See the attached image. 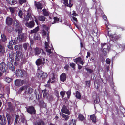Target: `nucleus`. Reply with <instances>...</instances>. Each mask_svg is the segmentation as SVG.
I'll use <instances>...</instances> for the list:
<instances>
[{
    "label": "nucleus",
    "mask_w": 125,
    "mask_h": 125,
    "mask_svg": "<svg viewBox=\"0 0 125 125\" xmlns=\"http://www.w3.org/2000/svg\"><path fill=\"white\" fill-rule=\"evenodd\" d=\"M45 59L44 58L39 59L36 62V64L38 66V73L37 75L40 80L43 82L47 76V74L46 73L43 72L42 71H39L40 68L39 67L40 65H43L45 63Z\"/></svg>",
    "instance_id": "1"
},
{
    "label": "nucleus",
    "mask_w": 125,
    "mask_h": 125,
    "mask_svg": "<svg viewBox=\"0 0 125 125\" xmlns=\"http://www.w3.org/2000/svg\"><path fill=\"white\" fill-rule=\"evenodd\" d=\"M48 42H45V48L46 49V51L48 53H49V56H51V54L53 53L54 50L51 44L50 43L49 41V36L48 35V36L47 37Z\"/></svg>",
    "instance_id": "2"
},
{
    "label": "nucleus",
    "mask_w": 125,
    "mask_h": 125,
    "mask_svg": "<svg viewBox=\"0 0 125 125\" xmlns=\"http://www.w3.org/2000/svg\"><path fill=\"white\" fill-rule=\"evenodd\" d=\"M109 29H108V35L111 40L114 42L115 41L117 40L120 38V35H117L116 34H113L111 33L110 31L109 30Z\"/></svg>",
    "instance_id": "3"
},
{
    "label": "nucleus",
    "mask_w": 125,
    "mask_h": 125,
    "mask_svg": "<svg viewBox=\"0 0 125 125\" xmlns=\"http://www.w3.org/2000/svg\"><path fill=\"white\" fill-rule=\"evenodd\" d=\"M14 24V26L16 27L15 30L16 32H18L19 33H21L22 31V29L19 24L18 21L16 20H15Z\"/></svg>",
    "instance_id": "4"
},
{
    "label": "nucleus",
    "mask_w": 125,
    "mask_h": 125,
    "mask_svg": "<svg viewBox=\"0 0 125 125\" xmlns=\"http://www.w3.org/2000/svg\"><path fill=\"white\" fill-rule=\"evenodd\" d=\"M8 66L4 62H2L0 64V70L3 73L7 71Z\"/></svg>",
    "instance_id": "5"
},
{
    "label": "nucleus",
    "mask_w": 125,
    "mask_h": 125,
    "mask_svg": "<svg viewBox=\"0 0 125 125\" xmlns=\"http://www.w3.org/2000/svg\"><path fill=\"white\" fill-rule=\"evenodd\" d=\"M27 35L25 34H23L19 35L17 38V39L19 41H25Z\"/></svg>",
    "instance_id": "6"
},
{
    "label": "nucleus",
    "mask_w": 125,
    "mask_h": 125,
    "mask_svg": "<svg viewBox=\"0 0 125 125\" xmlns=\"http://www.w3.org/2000/svg\"><path fill=\"white\" fill-rule=\"evenodd\" d=\"M6 123V121L4 116L0 115V124L2 125H4Z\"/></svg>",
    "instance_id": "7"
},
{
    "label": "nucleus",
    "mask_w": 125,
    "mask_h": 125,
    "mask_svg": "<svg viewBox=\"0 0 125 125\" xmlns=\"http://www.w3.org/2000/svg\"><path fill=\"white\" fill-rule=\"evenodd\" d=\"M15 73L16 75L19 77H22L23 75V71L19 69L16 70Z\"/></svg>",
    "instance_id": "8"
},
{
    "label": "nucleus",
    "mask_w": 125,
    "mask_h": 125,
    "mask_svg": "<svg viewBox=\"0 0 125 125\" xmlns=\"http://www.w3.org/2000/svg\"><path fill=\"white\" fill-rule=\"evenodd\" d=\"M27 112L30 114H32V113L35 114V110L33 107L31 106L29 107L28 108H27Z\"/></svg>",
    "instance_id": "9"
},
{
    "label": "nucleus",
    "mask_w": 125,
    "mask_h": 125,
    "mask_svg": "<svg viewBox=\"0 0 125 125\" xmlns=\"http://www.w3.org/2000/svg\"><path fill=\"white\" fill-rule=\"evenodd\" d=\"M35 54L36 55H38L40 54V53L42 52V55H45V53L43 50L39 49L38 48H36L35 49Z\"/></svg>",
    "instance_id": "10"
},
{
    "label": "nucleus",
    "mask_w": 125,
    "mask_h": 125,
    "mask_svg": "<svg viewBox=\"0 0 125 125\" xmlns=\"http://www.w3.org/2000/svg\"><path fill=\"white\" fill-rule=\"evenodd\" d=\"M61 111L62 113L69 115L70 112L69 110L67 108V107L65 106H63L61 109Z\"/></svg>",
    "instance_id": "11"
},
{
    "label": "nucleus",
    "mask_w": 125,
    "mask_h": 125,
    "mask_svg": "<svg viewBox=\"0 0 125 125\" xmlns=\"http://www.w3.org/2000/svg\"><path fill=\"white\" fill-rule=\"evenodd\" d=\"M34 21H32L29 22H27L25 23L26 26L27 27L31 28L33 27L34 25Z\"/></svg>",
    "instance_id": "12"
},
{
    "label": "nucleus",
    "mask_w": 125,
    "mask_h": 125,
    "mask_svg": "<svg viewBox=\"0 0 125 125\" xmlns=\"http://www.w3.org/2000/svg\"><path fill=\"white\" fill-rule=\"evenodd\" d=\"M15 84L17 86H20L22 85L24 83L23 80L19 79L16 80L15 82Z\"/></svg>",
    "instance_id": "13"
},
{
    "label": "nucleus",
    "mask_w": 125,
    "mask_h": 125,
    "mask_svg": "<svg viewBox=\"0 0 125 125\" xmlns=\"http://www.w3.org/2000/svg\"><path fill=\"white\" fill-rule=\"evenodd\" d=\"M16 41L15 40H12L9 42V45H8V48L11 49H13L12 45L15 44L16 43Z\"/></svg>",
    "instance_id": "14"
},
{
    "label": "nucleus",
    "mask_w": 125,
    "mask_h": 125,
    "mask_svg": "<svg viewBox=\"0 0 125 125\" xmlns=\"http://www.w3.org/2000/svg\"><path fill=\"white\" fill-rule=\"evenodd\" d=\"M17 54L15 56V59L17 61H18L22 58V55L21 52H16Z\"/></svg>",
    "instance_id": "15"
},
{
    "label": "nucleus",
    "mask_w": 125,
    "mask_h": 125,
    "mask_svg": "<svg viewBox=\"0 0 125 125\" xmlns=\"http://www.w3.org/2000/svg\"><path fill=\"white\" fill-rule=\"evenodd\" d=\"M42 26L43 29L42 30V35H43L45 36L46 34V32L45 31L46 30V31H48V28L44 25H43Z\"/></svg>",
    "instance_id": "16"
},
{
    "label": "nucleus",
    "mask_w": 125,
    "mask_h": 125,
    "mask_svg": "<svg viewBox=\"0 0 125 125\" xmlns=\"http://www.w3.org/2000/svg\"><path fill=\"white\" fill-rule=\"evenodd\" d=\"M66 74L64 73H62L60 76V79L61 81L64 82L66 80Z\"/></svg>",
    "instance_id": "17"
},
{
    "label": "nucleus",
    "mask_w": 125,
    "mask_h": 125,
    "mask_svg": "<svg viewBox=\"0 0 125 125\" xmlns=\"http://www.w3.org/2000/svg\"><path fill=\"white\" fill-rule=\"evenodd\" d=\"M81 58L80 57H79L77 58H76L74 60V62L77 64H78V62H79L80 64H81L82 65H83L84 62L83 61L81 60Z\"/></svg>",
    "instance_id": "18"
},
{
    "label": "nucleus",
    "mask_w": 125,
    "mask_h": 125,
    "mask_svg": "<svg viewBox=\"0 0 125 125\" xmlns=\"http://www.w3.org/2000/svg\"><path fill=\"white\" fill-rule=\"evenodd\" d=\"M6 117L7 118L9 124H11L12 122L11 115L9 114L6 113Z\"/></svg>",
    "instance_id": "19"
},
{
    "label": "nucleus",
    "mask_w": 125,
    "mask_h": 125,
    "mask_svg": "<svg viewBox=\"0 0 125 125\" xmlns=\"http://www.w3.org/2000/svg\"><path fill=\"white\" fill-rule=\"evenodd\" d=\"M103 17L104 19L106 21L105 22V24L106 27L108 29H109V28L111 26L110 25H109L108 22L107 21V18L106 16L105 15H104Z\"/></svg>",
    "instance_id": "20"
},
{
    "label": "nucleus",
    "mask_w": 125,
    "mask_h": 125,
    "mask_svg": "<svg viewBox=\"0 0 125 125\" xmlns=\"http://www.w3.org/2000/svg\"><path fill=\"white\" fill-rule=\"evenodd\" d=\"M12 19L9 17H7L6 20V23L8 25L11 24L12 22Z\"/></svg>",
    "instance_id": "21"
},
{
    "label": "nucleus",
    "mask_w": 125,
    "mask_h": 125,
    "mask_svg": "<svg viewBox=\"0 0 125 125\" xmlns=\"http://www.w3.org/2000/svg\"><path fill=\"white\" fill-rule=\"evenodd\" d=\"M109 50V47H108V49L107 48H103V55L105 56L108 53Z\"/></svg>",
    "instance_id": "22"
},
{
    "label": "nucleus",
    "mask_w": 125,
    "mask_h": 125,
    "mask_svg": "<svg viewBox=\"0 0 125 125\" xmlns=\"http://www.w3.org/2000/svg\"><path fill=\"white\" fill-rule=\"evenodd\" d=\"M8 106L9 107L8 109L11 111H14V107L13 106L11 103L10 102H9L8 103Z\"/></svg>",
    "instance_id": "23"
},
{
    "label": "nucleus",
    "mask_w": 125,
    "mask_h": 125,
    "mask_svg": "<svg viewBox=\"0 0 125 125\" xmlns=\"http://www.w3.org/2000/svg\"><path fill=\"white\" fill-rule=\"evenodd\" d=\"M35 4L38 9H41L42 8V6L40 2H36Z\"/></svg>",
    "instance_id": "24"
},
{
    "label": "nucleus",
    "mask_w": 125,
    "mask_h": 125,
    "mask_svg": "<svg viewBox=\"0 0 125 125\" xmlns=\"http://www.w3.org/2000/svg\"><path fill=\"white\" fill-rule=\"evenodd\" d=\"M7 66H8V67H9L10 70H11L12 71H14L15 69L14 68V66L12 63H8Z\"/></svg>",
    "instance_id": "25"
},
{
    "label": "nucleus",
    "mask_w": 125,
    "mask_h": 125,
    "mask_svg": "<svg viewBox=\"0 0 125 125\" xmlns=\"http://www.w3.org/2000/svg\"><path fill=\"white\" fill-rule=\"evenodd\" d=\"M90 118L91 120L93 122L95 123L96 121V118L94 115H93L90 116Z\"/></svg>",
    "instance_id": "26"
},
{
    "label": "nucleus",
    "mask_w": 125,
    "mask_h": 125,
    "mask_svg": "<svg viewBox=\"0 0 125 125\" xmlns=\"http://www.w3.org/2000/svg\"><path fill=\"white\" fill-rule=\"evenodd\" d=\"M9 9L10 10V12H11V14H13L15 13L17 8L15 7H10Z\"/></svg>",
    "instance_id": "27"
},
{
    "label": "nucleus",
    "mask_w": 125,
    "mask_h": 125,
    "mask_svg": "<svg viewBox=\"0 0 125 125\" xmlns=\"http://www.w3.org/2000/svg\"><path fill=\"white\" fill-rule=\"evenodd\" d=\"M39 30V27H36L34 29L31 31V33H36Z\"/></svg>",
    "instance_id": "28"
},
{
    "label": "nucleus",
    "mask_w": 125,
    "mask_h": 125,
    "mask_svg": "<svg viewBox=\"0 0 125 125\" xmlns=\"http://www.w3.org/2000/svg\"><path fill=\"white\" fill-rule=\"evenodd\" d=\"M38 19L41 21H44L45 20L46 18L43 16H39L38 17Z\"/></svg>",
    "instance_id": "29"
},
{
    "label": "nucleus",
    "mask_w": 125,
    "mask_h": 125,
    "mask_svg": "<svg viewBox=\"0 0 125 125\" xmlns=\"http://www.w3.org/2000/svg\"><path fill=\"white\" fill-rule=\"evenodd\" d=\"M60 115L66 120H67L69 118V116L68 115H65L63 113L60 114Z\"/></svg>",
    "instance_id": "30"
},
{
    "label": "nucleus",
    "mask_w": 125,
    "mask_h": 125,
    "mask_svg": "<svg viewBox=\"0 0 125 125\" xmlns=\"http://www.w3.org/2000/svg\"><path fill=\"white\" fill-rule=\"evenodd\" d=\"M35 125H44V123L43 121L40 120L39 121L35 123Z\"/></svg>",
    "instance_id": "31"
},
{
    "label": "nucleus",
    "mask_w": 125,
    "mask_h": 125,
    "mask_svg": "<svg viewBox=\"0 0 125 125\" xmlns=\"http://www.w3.org/2000/svg\"><path fill=\"white\" fill-rule=\"evenodd\" d=\"M5 52L4 47L2 45L0 44V52L2 53H3Z\"/></svg>",
    "instance_id": "32"
},
{
    "label": "nucleus",
    "mask_w": 125,
    "mask_h": 125,
    "mask_svg": "<svg viewBox=\"0 0 125 125\" xmlns=\"http://www.w3.org/2000/svg\"><path fill=\"white\" fill-rule=\"evenodd\" d=\"M42 11L43 14L44 16H46L49 15V12L45 9H43L42 10Z\"/></svg>",
    "instance_id": "33"
},
{
    "label": "nucleus",
    "mask_w": 125,
    "mask_h": 125,
    "mask_svg": "<svg viewBox=\"0 0 125 125\" xmlns=\"http://www.w3.org/2000/svg\"><path fill=\"white\" fill-rule=\"evenodd\" d=\"M31 15L29 13H28L27 14L26 17H25L24 18V20L26 21H28L31 17Z\"/></svg>",
    "instance_id": "34"
},
{
    "label": "nucleus",
    "mask_w": 125,
    "mask_h": 125,
    "mask_svg": "<svg viewBox=\"0 0 125 125\" xmlns=\"http://www.w3.org/2000/svg\"><path fill=\"white\" fill-rule=\"evenodd\" d=\"M54 21L55 23H57L59 21L60 22H61L62 21V20L61 19H59V18H58L57 17H54Z\"/></svg>",
    "instance_id": "35"
},
{
    "label": "nucleus",
    "mask_w": 125,
    "mask_h": 125,
    "mask_svg": "<svg viewBox=\"0 0 125 125\" xmlns=\"http://www.w3.org/2000/svg\"><path fill=\"white\" fill-rule=\"evenodd\" d=\"M40 39V36L38 34H35L34 37V40H39Z\"/></svg>",
    "instance_id": "36"
},
{
    "label": "nucleus",
    "mask_w": 125,
    "mask_h": 125,
    "mask_svg": "<svg viewBox=\"0 0 125 125\" xmlns=\"http://www.w3.org/2000/svg\"><path fill=\"white\" fill-rule=\"evenodd\" d=\"M1 39L3 42H5L6 40L5 36L4 34H2L1 36Z\"/></svg>",
    "instance_id": "37"
},
{
    "label": "nucleus",
    "mask_w": 125,
    "mask_h": 125,
    "mask_svg": "<svg viewBox=\"0 0 125 125\" xmlns=\"http://www.w3.org/2000/svg\"><path fill=\"white\" fill-rule=\"evenodd\" d=\"M69 125H76V122L74 120L72 119L69 122Z\"/></svg>",
    "instance_id": "38"
},
{
    "label": "nucleus",
    "mask_w": 125,
    "mask_h": 125,
    "mask_svg": "<svg viewBox=\"0 0 125 125\" xmlns=\"http://www.w3.org/2000/svg\"><path fill=\"white\" fill-rule=\"evenodd\" d=\"M76 97L78 99L80 98L81 97L80 93L77 91H76Z\"/></svg>",
    "instance_id": "39"
},
{
    "label": "nucleus",
    "mask_w": 125,
    "mask_h": 125,
    "mask_svg": "<svg viewBox=\"0 0 125 125\" xmlns=\"http://www.w3.org/2000/svg\"><path fill=\"white\" fill-rule=\"evenodd\" d=\"M78 118L81 121L83 120L84 119V116L81 114L79 115Z\"/></svg>",
    "instance_id": "40"
},
{
    "label": "nucleus",
    "mask_w": 125,
    "mask_h": 125,
    "mask_svg": "<svg viewBox=\"0 0 125 125\" xmlns=\"http://www.w3.org/2000/svg\"><path fill=\"white\" fill-rule=\"evenodd\" d=\"M21 47L22 46L21 45H16L15 46V48L16 50H19L21 48Z\"/></svg>",
    "instance_id": "41"
},
{
    "label": "nucleus",
    "mask_w": 125,
    "mask_h": 125,
    "mask_svg": "<svg viewBox=\"0 0 125 125\" xmlns=\"http://www.w3.org/2000/svg\"><path fill=\"white\" fill-rule=\"evenodd\" d=\"M101 46L102 48H107L108 49V47H109L108 45L106 43H104L101 44Z\"/></svg>",
    "instance_id": "42"
},
{
    "label": "nucleus",
    "mask_w": 125,
    "mask_h": 125,
    "mask_svg": "<svg viewBox=\"0 0 125 125\" xmlns=\"http://www.w3.org/2000/svg\"><path fill=\"white\" fill-rule=\"evenodd\" d=\"M9 57L11 59V60L14 59V54L13 52H11V53H10Z\"/></svg>",
    "instance_id": "43"
},
{
    "label": "nucleus",
    "mask_w": 125,
    "mask_h": 125,
    "mask_svg": "<svg viewBox=\"0 0 125 125\" xmlns=\"http://www.w3.org/2000/svg\"><path fill=\"white\" fill-rule=\"evenodd\" d=\"M29 44L28 43H25L23 45V46L25 50H26L27 49V47L29 46Z\"/></svg>",
    "instance_id": "44"
},
{
    "label": "nucleus",
    "mask_w": 125,
    "mask_h": 125,
    "mask_svg": "<svg viewBox=\"0 0 125 125\" xmlns=\"http://www.w3.org/2000/svg\"><path fill=\"white\" fill-rule=\"evenodd\" d=\"M27 89V88L26 86H23L20 88L19 91H22L23 90H25V91Z\"/></svg>",
    "instance_id": "45"
},
{
    "label": "nucleus",
    "mask_w": 125,
    "mask_h": 125,
    "mask_svg": "<svg viewBox=\"0 0 125 125\" xmlns=\"http://www.w3.org/2000/svg\"><path fill=\"white\" fill-rule=\"evenodd\" d=\"M42 92L43 94V96L44 97H47V94L46 91L45 90H43Z\"/></svg>",
    "instance_id": "46"
},
{
    "label": "nucleus",
    "mask_w": 125,
    "mask_h": 125,
    "mask_svg": "<svg viewBox=\"0 0 125 125\" xmlns=\"http://www.w3.org/2000/svg\"><path fill=\"white\" fill-rule=\"evenodd\" d=\"M5 80L8 83H9L12 81V79L11 78L9 77H6L5 78Z\"/></svg>",
    "instance_id": "47"
},
{
    "label": "nucleus",
    "mask_w": 125,
    "mask_h": 125,
    "mask_svg": "<svg viewBox=\"0 0 125 125\" xmlns=\"http://www.w3.org/2000/svg\"><path fill=\"white\" fill-rule=\"evenodd\" d=\"M51 75L52 76V77H51L50 76V78L49 80L48 81V83H49L51 81V79L52 80H53L55 78L54 75L53 74H52Z\"/></svg>",
    "instance_id": "48"
},
{
    "label": "nucleus",
    "mask_w": 125,
    "mask_h": 125,
    "mask_svg": "<svg viewBox=\"0 0 125 125\" xmlns=\"http://www.w3.org/2000/svg\"><path fill=\"white\" fill-rule=\"evenodd\" d=\"M28 90L27 91L28 94H31L32 92V88H27V89L26 90Z\"/></svg>",
    "instance_id": "49"
},
{
    "label": "nucleus",
    "mask_w": 125,
    "mask_h": 125,
    "mask_svg": "<svg viewBox=\"0 0 125 125\" xmlns=\"http://www.w3.org/2000/svg\"><path fill=\"white\" fill-rule=\"evenodd\" d=\"M18 15L21 18H22V12L21 10H20L18 12Z\"/></svg>",
    "instance_id": "50"
},
{
    "label": "nucleus",
    "mask_w": 125,
    "mask_h": 125,
    "mask_svg": "<svg viewBox=\"0 0 125 125\" xmlns=\"http://www.w3.org/2000/svg\"><path fill=\"white\" fill-rule=\"evenodd\" d=\"M99 84L97 83L96 82H94V87L96 89H97L99 87Z\"/></svg>",
    "instance_id": "51"
},
{
    "label": "nucleus",
    "mask_w": 125,
    "mask_h": 125,
    "mask_svg": "<svg viewBox=\"0 0 125 125\" xmlns=\"http://www.w3.org/2000/svg\"><path fill=\"white\" fill-rule=\"evenodd\" d=\"M110 59L109 58L107 59L106 60V63L108 65V66H109L110 64Z\"/></svg>",
    "instance_id": "52"
},
{
    "label": "nucleus",
    "mask_w": 125,
    "mask_h": 125,
    "mask_svg": "<svg viewBox=\"0 0 125 125\" xmlns=\"http://www.w3.org/2000/svg\"><path fill=\"white\" fill-rule=\"evenodd\" d=\"M71 20L73 21H74L76 22H77V18L74 16H73L72 17Z\"/></svg>",
    "instance_id": "53"
},
{
    "label": "nucleus",
    "mask_w": 125,
    "mask_h": 125,
    "mask_svg": "<svg viewBox=\"0 0 125 125\" xmlns=\"http://www.w3.org/2000/svg\"><path fill=\"white\" fill-rule=\"evenodd\" d=\"M26 2V0H19V2L22 5L23 3Z\"/></svg>",
    "instance_id": "54"
},
{
    "label": "nucleus",
    "mask_w": 125,
    "mask_h": 125,
    "mask_svg": "<svg viewBox=\"0 0 125 125\" xmlns=\"http://www.w3.org/2000/svg\"><path fill=\"white\" fill-rule=\"evenodd\" d=\"M15 123H17V122L18 120V119L19 117V116L17 115H15Z\"/></svg>",
    "instance_id": "55"
},
{
    "label": "nucleus",
    "mask_w": 125,
    "mask_h": 125,
    "mask_svg": "<svg viewBox=\"0 0 125 125\" xmlns=\"http://www.w3.org/2000/svg\"><path fill=\"white\" fill-rule=\"evenodd\" d=\"M60 94L62 98L63 97L64 95L65 92L63 91H61L60 93Z\"/></svg>",
    "instance_id": "56"
},
{
    "label": "nucleus",
    "mask_w": 125,
    "mask_h": 125,
    "mask_svg": "<svg viewBox=\"0 0 125 125\" xmlns=\"http://www.w3.org/2000/svg\"><path fill=\"white\" fill-rule=\"evenodd\" d=\"M66 94L67 95V97L68 98H69L71 94V92L70 91H67Z\"/></svg>",
    "instance_id": "57"
},
{
    "label": "nucleus",
    "mask_w": 125,
    "mask_h": 125,
    "mask_svg": "<svg viewBox=\"0 0 125 125\" xmlns=\"http://www.w3.org/2000/svg\"><path fill=\"white\" fill-rule=\"evenodd\" d=\"M86 70L88 72L90 73H91L93 72V71L91 69L86 68Z\"/></svg>",
    "instance_id": "58"
},
{
    "label": "nucleus",
    "mask_w": 125,
    "mask_h": 125,
    "mask_svg": "<svg viewBox=\"0 0 125 125\" xmlns=\"http://www.w3.org/2000/svg\"><path fill=\"white\" fill-rule=\"evenodd\" d=\"M14 30V29L13 28H9L8 29V32L10 33L12 31Z\"/></svg>",
    "instance_id": "59"
},
{
    "label": "nucleus",
    "mask_w": 125,
    "mask_h": 125,
    "mask_svg": "<svg viewBox=\"0 0 125 125\" xmlns=\"http://www.w3.org/2000/svg\"><path fill=\"white\" fill-rule=\"evenodd\" d=\"M70 65L71 67L74 68L75 64L74 63H70Z\"/></svg>",
    "instance_id": "60"
},
{
    "label": "nucleus",
    "mask_w": 125,
    "mask_h": 125,
    "mask_svg": "<svg viewBox=\"0 0 125 125\" xmlns=\"http://www.w3.org/2000/svg\"><path fill=\"white\" fill-rule=\"evenodd\" d=\"M12 2V3H11V4L12 5H14L16 4L17 3V1L16 0H11Z\"/></svg>",
    "instance_id": "61"
},
{
    "label": "nucleus",
    "mask_w": 125,
    "mask_h": 125,
    "mask_svg": "<svg viewBox=\"0 0 125 125\" xmlns=\"http://www.w3.org/2000/svg\"><path fill=\"white\" fill-rule=\"evenodd\" d=\"M29 39L30 40V42L31 44H33V40L31 39L30 37H29Z\"/></svg>",
    "instance_id": "62"
},
{
    "label": "nucleus",
    "mask_w": 125,
    "mask_h": 125,
    "mask_svg": "<svg viewBox=\"0 0 125 125\" xmlns=\"http://www.w3.org/2000/svg\"><path fill=\"white\" fill-rule=\"evenodd\" d=\"M86 83L87 85L89 87L90 85V81H86Z\"/></svg>",
    "instance_id": "63"
},
{
    "label": "nucleus",
    "mask_w": 125,
    "mask_h": 125,
    "mask_svg": "<svg viewBox=\"0 0 125 125\" xmlns=\"http://www.w3.org/2000/svg\"><path fill=\"white\" fill-rule=\"evenodd\" d=\"M72 15L73 16H76L77 15V14L75 13V11H73V13Z\"/></svg>",
    "instance_id": "64"
}]
</instances>
